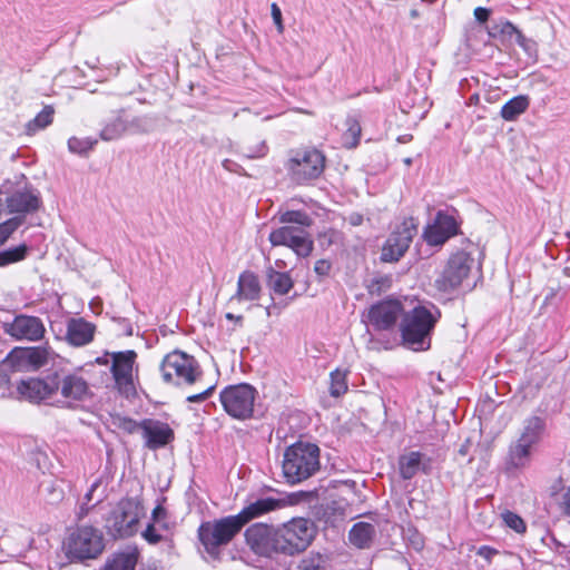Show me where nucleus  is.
Wrapping results in <instances>:
<instances>
[{"instance_id": "nucleus-47", "label": "nucleus", "mask_w": 570, "mask_h": 570, "mask_svg": "<svg viewBox=\"0 0 570 570\" xmlns=\"http://www.w3.org/2000/svg\"><path fill=\"white\" fill-rule=\"evenodd\" d=\"M558 504L561 509V511L570 517V487L564 488L560 494V498L558 500Z\"/></svg>"}, {"instance_id": "nucleus-12", "label": "nucleus", "mask_w": 570, "mask_h": 570, "mask_svg": "<svg viewBox=\"0 0 570 570\" xmlns=\"http://www.w3.org/2000/svg\"><path fill=\"white\" fill-rule=\"evenodd\" d=\"M417 234V224L414 218H405L389 236L381 254V259L387 263L399 262L410 247Z\"/></svg>"}, {"instance_id": "nucleus-4", "label": "nucleus", "mask_w": 570, "mask_h": 570, "mask_svg": "<svg viewBox=\"0 0 570 570\" xmlns=\"http://www.w3.org/2000/svg\"><path fill=\"white\" fill-rule=\"evenodd\" d=\"M283 474L291 484L311 478L320 469V449L312 443L298 442L286 449Z\"/></svg>"}, {"instance_id": "nucleus-7", "label": "nucleus", "mask_w": 570, "mask_h": 570, "mask_svg": "<svg viewBox=\"0 0 570 570\" xmlns=\"http://www.w3.org/2000/svg\"><path fill=\"white\" fill-rule=\"evenodd\" d=\"M102 533L92 527H80L67 539L66 549L70 559H96L104 551Z\"/></svg>"}, {"instance_id": "nucleus-34", "label": "nucleus", "mask_w": 570, "mask_h": 570, "mask_svg": "<svg viewBox=\"0 0 570 570\" xmlns=\"http://www.w3.org/2000/svg\"><path fill=\"white\" fill-rule=\"evenodd\" d=\"M279 222L284 225H292L304 229L313 223L312 218L302 210H287L279 216Z\"/></svg>"}, {"instance_id": "nucleus-41", "label": "nucleus", "mask_w": 570, "mask_h": 570, "mask_svg": "<svg viewBox=\"0 0 570 570\" xmlns=\"http://www.w3.org/2000/svg\"><path fill=\"white\" fill-rule=\"evenodd\" d=\"M502 520L504 524L518 533H523L525 531L524 521L515 513L511 511H505L502 513Z\"/></svg>"}, {"instance_id": "nucleus-22", "label": "nucleus", "mask_w": 570, "mask_h": 570, "mask_svg": "<svg viewBox=\"0 0 570 570\" xmlns=\"http://www.w3.org/2000/svg\"><path fill=\"white\" fill-rule=\"evenodd\" d=\"M261 293L262 286L258 276L250 271H245L238 276L237 289L229 298V303L257 301L261 297Z\"/></svg>"}, {"instance_id": "nucleus-19", "label": "nucleus", "mask_w": 570, "mask_h": 570, "mask_svg": "<svg viewBox=\"0 0 570 570\" xmlns=\"http://www.w3.org/2000/svg\"><path fill=\"white\" fill-rule=\"evenodd\" d=\"M45 325L36 316L19 315L6 324V333L16 340L39 341L45 335Z\"/></svg>"}, {"instance_id": "nucleus-52", "label": "nucleus", "mask_w": 570, "mask_h": 570, "mask_svg": "<svg viewBox=\"0 0 570 570\" xmlns=\"http://www.w3.org/2000/svg\"><path fill=\"white\" fill-rule=\"evenodd\" d=\"M474 17L479 22L484 23L490 17V10L483 7H478L474 9Z\"/></svg>"}, {"instance_id": "nucleus-58", "label": "nucleus", "mask_w": 570, "mask_h": 570, "mask_svg": "<svg viewBox=\"0 0 570 570\" xmlns=\"http://www.w3.org/2000/svg\"><path fill=\"white\" fill-rule=\"evenodd\" d=\"M470 442L469 441H465L459 449L458 451V460H460V458H465L468 454H469V450H470Z\"/></svg>"}, {"instance_id": "nucleus-6", "label": "nucleus", "mask_w": 570, "mask_h": 570, "mask_svg": "<svg viewBox=\"0 0 570 570\" xmlns=\"http://www.w3.org/2000/svg\"><path fill=\"white\" fill-rule=\"evenodd\" d=\"M240 530L236 515H229L202 523L198 537L206 551L214 556L218 553L219 547L228 544Z\"/></svg>"}, {"instance_id": "nucleus-56", "label": "nucleus", "mask_w": 570, "mask_h": 570, "mask_svg": "<svg viewBox=\"0 0 570 570\" xmlns=\"http://www.w3.org/2000/svg\"><path fill=\"white\" fill-rule=\"evenodd\" d=\"M411 544L415 550H421L424 546L423 538L419 533H413L411 538Z\"/></svg>"}, {"instance_id": "nucleus-60", "label": "nucleus", "mask_w": 570, "mask_h": 570, "mask_svg": "<svg viewBox=\"0 0 570 570\" xmlns=\"http://www.w3.org/2000/svg\"><path fill=\"white\" fill-rule=\"evenodd\" d=\"M226 318L229 320V321H236V322H242L243 321V316L242 315H234L233 313H227L226 314Z\"/></svg>"}, {"instance_id": "nucleus-11", "label": "nucleus", "mask_w": 570, "mask_h": 570, "mask_svg": "<svg viewBox=\"0 0 570 570\" xmlns=\"http://www.w3.org/2000/svg\"><path fill=\"white\" fill-rule=\"evenodd\" d=\"M324 168L325 156L314 148L297 151L287 164L292 179L298 184L318 178Z\"/></svg>"}, {"instance_id": "nucleus-48", "label": "nucleus", "mask_w": 570, "mask_h": 570, "mask_svg": "<svg viewBox=\"0 0 570 570\" xmlns=\"http://www.w3.org/2000/svg\"><path fill=\"white\" fill-rule=\"evenodd\" d=\"M142 538L151 544H156L161 541L163 537L157 532L154 524H148L146 530L142 532Z\"/></svg>"}, {"instance_id": "nucleus-2", "label": "nucleus", "mask_w": 570, "mask_h": 570, "mask_svg": "<svg viewBox=\"0 0 570 570\" xmlns=\"http://www.w3.org/2000/svg\"><path fill=\"white\" fill-rule=\"evenodd\" d=\"M441 317L434 305L417 304L410 311L404 309L400 331L402 342L414 351H425L430 347L431 333Z\"/></svg>"}, {"instance_id": "nucleus-36", "label": "nucleus", "mask_w": 570, "mask_h": 570, "mask_svg": "<svg viewBox=\"0 0 570 570\" xmlns=\"http://www.w3.org/2000/svg\"><path fill=\"white\" fill-rule=\"evenodd\" d=\"M28 252L26 245H19L14 248L0 252V266H7L24 259Z\"/></svg>"}, {"instance_id": "nucleus-46", "label": "nucleus", "mask_w": 570, "mask_h": 570, "mask_svg": "<svg viewBox=\"0 0 570 570\" xmlns=\"http://www.w3.org/2000/svg\"><path fill=\"white\" fill-rule=\"evenodd\" d=\"M515 41L528 55L532 56L537 53V43L524 37L522 32L518 35Z\"/></svg>"}, {"instance_id": "nucleus-26", "label": "nucleus", "mask_w": 570, "mask_h": 570, "mask_svg": "<svg viewBox=\"0 0 570 570\" xmlns=\"http://www.w3.org/2000/svg\"><path fill=\"white\" fill-rule=\"evenodd\" d=\"M96 326L83 318H71L67 324V341L73 346H83L94 340Z\"/></svg>"}, {"instance_id": "nucleus-10", "label": "nucleus", "mask_w": 570, "mask_h": 570, "mask_svg": "<svg viewBox=\"0 0 570 570\" xmlns=\"http://www.w3.org/2000/svg\"><path fill=\"white\" fill-rule=\"evenodd\" d=\"M256 391L249 384H238L225 387L220 392L224 410L233 417L246 420L252 416Z\"/></svg>"}, {"instance_id": "nucleus-29", "label": "nucleus", "mask_w": 570, "mask_h": 570, "mask_svg": "<svg viewBox=\"0 0 570 570\" xmlns=\"http://www.w3.org/2000/svg\"><path fill=\"white\" fill-rule=\"evenodd\" d=\"M529 105L528 96H517L502 106L500 115L504 120L513 121L528 109Z\"/></svg>"}, {"instance_id": "nucleus-18", "label": "nucleus", "mask_w": 570, "mask_h": 570, "mask_svg": "<svg viewBox=\"0 0 570 570\" xmlns=\"http://www.w3.org/2000/svg\"><path fill=\"white\" fill-rule=\"evenodd\" d=\"M245 538L250 549L259 556L271 557L274 552H279L278 549V532L263 523L250 525L246 532Z\"/></svg>"}, {"instance_id": "nucleus-30", "label": "nucleus", "mask_w": 570, "mask_h": 570, "mask_svg": "<svg viewBox=\"0 0 570 570\" xmlns=\"http://www.w3.org/2000/svg\"><path fill=\"white\" fill-rule=\"evenodd\" d=\"M55 109L52 106H45V108L28 124L26 125V131L28 135H33L39 130L47 128L52 124Z\"/></svg>"}, {"instance_id": "nucleus-37", "label": "nucleus", "mask_w": 570, "mask_h": 570, "mask_svg": "<svg viewBox=\"0 0 570 570\" xmlns=\"http://www.w3.org/2000/svg\"><path fill=\"white\" fill-rule=\"evenodd\" d=\"M347 391L346 373L335 370L331 373L330 393L332 396H340Z\"/></svg>"}, {"instance_id": "nucleus-61", "label": "nucleus", "mask_w": 570, "mask_h": 570, "mask_svg": "<svg viewBox=\"0 0 570 570\" xmlns=\"http://www.w3.org/2000/svg\"><path fill=\"white\" fill-rule=\"evenodd\" d=\"M137 428V424L132 421H128L126 423V429L129 431V432H132L135 429Z\"/></svg>"}, {"instance_id": "nucleus-38", "label": "nucleus", "mask_w": 570, "mask_h": 570, "mask_svg": "<svg viewBox=\"0 0 570 570\" xmlns=\"http://www.w3.org/2000/svg\"><path fill=\"white\" fill-rule=\"evenodd\" d=\"M521 31L510 21H501L492 27V31L490 35L492 37H497L498 35L504 36L508 38H514L517 39L518 35H520Z\"/></svg>"}, {"instance_id": "nucleus-13", "label": "nucleus", "mask_w": 570, "mask_h": 570, "mask_svg": "<svg viewBox=\"0 0 570 570\" xmlns=\"http://www.w3.org/2000/svg\"><path fill=\"white\" fill-rule=\"evenodd\" d=\"M268 239L273 246H286L301 257L309 256L314 247L309 233L292 225H283L273 229Z\"/></svg>"}, {"instance_id": "nucleus-21", "label": "nucleus", "mask_w": 570, "mask_h": 570, "mask_svg": "<svg viewBox=\"0 0 570 570\" xmlns=\"http://www.w3.org/2000/svg\"><path fill=\"white\" fill-rule=\"evenodd\" d=\"M4 202L9 214H30L41 205L39 195L31 189L17 190L7 196Z\"/></svg>"}, {"instance_id": "nucleus-27", "label": "nucleus", "mask_w": 570, "mask_h": 570, "mask_svg": "<svg viewBox=\"0 0 570 570\" xmlns=\"http://www.w3.org/2000/svg\"><path fill=\"white\" fill-rule=\"evenodd\" d=\"M139 552L137 548H127L114 553L101 570H135Z\"/></svg>"}, {"instance_id": "nucleus-31", "label": "nucleus", "mask_w": 570, "mask_h": 570, "mask_svg": "<svg viewBox=\"0 0 570 570\" xmlns=\"http://www.w3.org/2000/svg\"><path fill=\"white\" fill-rule=\"evenodd\" d=\"M268 285L278 295H285L293 288V279L287 273L271 271Z\"/></svg>"}, {"instance_id": "nucleus-5", "label": "nucleus", "mask_w": 570, "mask_h": 570, "mask_svg": "<svg viewBox=\"0 0 570 570\" xmlns=\"http://www.w3.org/2000/svg\"><path fill=\"white\" fill-rule=\"evenodd\" d=\"M146 514L137 498H124L110 510L105 519L107 533L115 538H129L137 533L140 519Z\"/></svg>"}, {"instance_id": "nucleus-44", "label": "nucleus", "mask_w": 570, "mask_h": 570, "mask_svg": "<svg viewBox=\"0 0 570 570\" xmlns=\"http://www.w3.org/2000/svg\"><path fill=\"white\" fill-rule=\"evenodd\" d=\"M129 129L132 128L136 132H149L151 130V122L147 117H136L128 122Z\"/></svg>"}, {"instance_id": "nucleus-24", "label": "nucleus", "mask_w": 570, "mask_h": 570, "mask_svg": "<svg viewBox=\"0 0 570 570\" xmlns=\"http://www.w3.org/2000/svg\"><path fill=\"white\" fill-rule=\"evenodd\" d=\"M370 521L356 522L348 532L351 544L358 549L370 548L377 534V522L374 515L367 517Z\"/></svg>"}, {"instance_id": "nucleus-51", "label": "nucleus", "mask_w": 570, "mask_h": 570, "mask_svg": "<svg viewBox=\"0 0 570 570\" xmlns=\"http://www.w3.org/2000/svg\"><path fill=\"white\" fill-rule=\"evenodd\" d=\"M213 390H214V386H210V387L206 389L205 391H203L202 393L188 396L187 401L191 402V403L203 402L212 394Z\"/></svg>"}, {"instance_id": "nucleus-15", "label": "nucleus", "mask_w": 570, "mask_h": 570, "mask_svg": "<svg viewBox=\"0 0 570 570\" xmlns=\"http://www.w3.org/2000/svg\"><path fill=\"white\" fill-rule=\"evenodd\" d=\"M107 355L111 356V374L119 393L129 396L135 394L136 387L134 383V365L137 354L135 351L112 352Z\"/></svg>"}, {"instance_id": "nucleus-64", "label": "nucleus", "mask_w": 570, "mask_h": 570, "mask_svg": "<svg viewBox=\"0 0 570 570\" xmlns=\"http://www.w3.org/2000/svg\"><path fill=\"white\" fill-rule=\"evenodd\" d=\"M411 17H413V18L417 17V11L416 10H412L411 11Z\"/></svg>"}, {"instance_id": "nucleus-57", "label": "nucleus", "mask_w": 570, "mask_h": 570, "mask_svg": "<svg viewBox=\"0 0 570 570\" xmlns=\"http://www.w3.org/2000/svg\"><path fill=\"white\" fill-rule=\"evenodd\" d=\"M495 553H497V551H495V550H493V549H491V548H489V547H485V546H484V547H481V548L479 549V551H478V554H479V556H481V557H483V558H484V559H487V560H490V559H491V557H492L493 554H495Z\"/></svg>"}, {"instance_id": "nucleus-20", "label": "nucleus", "mask_w": 570, "mask_h": 570, "mask_svg": "<svg viewBox=\"0 0 570 570\" xmlns=\"http://www.w3.org/2000/svg\"><path fill=\"white\" fill-rule=\"evenodd\" d=\"M456 234V223L450 215L438 213L434 224L424 232L428 244L439 246Z\"/></svg>"}, {"instance_id": "nucleus-43", "label": "nucleus", "mask_w": 570, "mask_h": 570, "mask_svg": "<svg viewBox=\"0 0 570 570\" xmlns=\"http://www.w3.org/2000/svg\"><path fill=\"white\" fill-rule=\"evenodd\" d=\"M298 570H325V561L321 556H311L301 561Z\"/></svg>"}, {"instance_id": "nucleus-39", "label": "nucleus", "mask_w": 570, "mask_h": 570, "mask_svg": "<svg viewBox=\"0 0 570 570\" xmlns=\"http://www.w3.org/2000/svg\"><path fill=\"white\" fill-rule=\"evenodd\" d=\"M96 140H92L90 138H78V137H71L68 140V148L71 153L75 154H85L92 149L94 145L96 144Z\"/></svg>"}, {"instance_id": "nucleus-62", "label": "nucleus", "mask_w": 570, "mask_h": 570, "mask_svg": "<svg viewBox=\"0 0 570 570\" xmlns=\"http://www.w3.org/2000/svg\"><path fill=\"white\" fill-rule=\"evenodd\" d=\"M96 361H97L98 364H102V365L108 363V361L102 358V357H98Z\"/></svg>"}, {"instance_id": "nucleus-17", "label": "nucleus", "mask_w": 570, "mask_h": 570, "mask_svg": "<svg viewBox=\"0 0 570 570\" xmlns=\"http://www.w3.org/2000/svg\"><path fill=\"white\" fill-rule=\"evenodd\" d=\"M53 351L48 346L14 348L7 362L17 371H37L53 358Z\"/></svg>"}, {"instance_id": "nucleus-50", "label": "nucleus", "mask_w": 570, "mask_h": 570, "mask_svg": "<svg viewBox=\"0 0 570 570\" xmlns=\"http://www.w3.org/2000/svg\"><path fill=\"white\" fill-rule=\"evenodd\" d=\"M271 10H272L273 20L276 23L278 31L282 32L283 31V23H282V12H281V9L278 8V6L276 3H273L271 6Z\"/></svg>"}, {"instance_id": "nucleus-1", "label": "nucleus", "mask_w": 570, "mask_h": 570, "mask_svg": "<svg viewBox=\"0 0 570 570\" xmlns=\"http://www.w3.org/2000/svg\"><path fill=\"white\" fill-rule=\"evenodd\" d=\"M17 390L22 397L30 402L50 401L62 409H75L92 396L82 367L61 368L45 379L21 381Z\"/></svg>"}, {"instance_id": "nucleus-42", "label": "nucleus", "mask_w": 570, "mask_h": 570, "mask_svg": "<svg viewBox=\"0 0 570 570\" xmlns=\"http://www.w3.org/2000/svg\"><path fill=\"white\" fill-rule=\"evenodd\" d=\"M391 284L392 279L390 276H379L367 284V289L371 294H380L382 291L389 289Z\"/></svg>"}, {"instance_id": "nucleus-23", "label": "nucleus", "mask_w": 570, "mask_h": 570, "mask_svg": "<svg viewBox=\"0 0 570 570\" xmlns=\"http://www.w3.org/2000/svg\"><path fill=\"white\" fill-rule=\"evenodd\" d=\"M285 505L286 501L284 499L263 498L249 503L238 514L235 515L243 528L250 520L258 518L271 511L281 509Z\"/></svg>"}, {"instance_id": "nucleus-45", "label": "nucleus", "mask_w": 570, "mask_h": 570, "mask_svg": "<svg viewBox=\"0 0 570 570\" xmlns=\"http://www.w3.org/2000/svg\"><path fill=\"white\" fill-rule=\"evenodd\" d=\"M46 491L48 493V501L50 503H57L63 498V490L55 482L48 484L46 487Z\"/></svg>"}, {"instance_id": "nucleus-16", "label": "nucleus", "mask_w": 570, "mask_h": 570, "mask_svg": "<svg viewBox=\"0 0 570 570\" xmlns=\"http://www.w3.org/2000/svg\"><path fill=\"white\" fill-rule=\"evenodd\" d=\"M405 306L401 299L386 298L373 304L366 314L367 323L377 331L393 328L403 317Z\"/></svg>"}, {"instance_id": "nucleus-55", "label": "nucleus", "mask_w": 570, "mask_h": 570, "mask_svg": "<svg viewBox=\"0 0 570 570\" xmlns=\"http://www.w3.org/2000/svg\"><path fill=\"white\" fill-rule=\"evenodd\" d=\"M335 504H338V509L342 510V514H351L353 512L352 510V505H353V501L352 502H347V500H344V502L342 501H337V502H334Z\"/></svg>"}, {"instance_id": "nucleus-8", "label": "nucleus", "mask_w": 570, "mask_h": 570, "mask_svg": "<svg viewBox=\"0 0 570 570\" xmlns=\"http://www.w3.org/2000/svg\"><path fill=\"white\" fill-rule=\"evenodd\" d=\"M160 371L166 383L175 384H193L200 374L196 360L180 351L167 354L160 364Z\"/></svg>"}, {"instance_id": "nucleus-28", "label": "nucleus", "mask_w": 570, "mask_h": 570, "mask_svg": "<svg viewBox=\"0 0 570 570\" xmlns=\"http://www.w3.org/2000/svg\"><path fill=\"white\" fill-rule=\"evenodd\" d=\"M423 455L420 452H410L399 460L400 474L404 480L412 479L421 469L425 471L422 463Z\"/></svg>"}, {"instance_id": "nucleus-32", "label": "nucleus", "mask_w": 570, "mask_h": 570, "mask_svg": "<svg viewBox=\"0 0 570 570\" xmlns=\"http://www.w3.org/2000/svg\"><path fill=\"white\" fill-rule=\"evenodd\" d=\"M128 130V122L119 116L102 128L100 137L102 140L110 141L120 138Z\"/></svg>"}, {"instance_id": "nucleus-35", "label": "nucleus", "mask_w": 570, "mask_h": 570, "mask_svg": "<svg viewBox=\"0 0 570 570\" xmlns=\"http://www.w3.org/2000/svg\"><path fill=\"white\" fill-rule=\"evenodd\" d=\"M347 129L343 135V145L347 148H354L358 145L361 138V125L354 117L346 119Z\"/></svg>"}, {"instance_id": "nucleus-25", "label": "nucleus", "mask_w": 570, "mask_h": 570, "mask_svg": "<svg viewBox=\"0 0 570 570\" xmlns=\"http://www.w3.org/2000/svg\"><path fill=\"white\" fill-rule=\"evenodd\" d=\"M141 430L149 449L161 448L174 439V432L168 424L158 421H145Z\"/></svg>"}, {"instance_id": "nucleus-63", "label": "nucleus", "mask_w": 570, "mask_h": 570, "mask_svg": "<svg viewBox=\"0 0 570 570\" xmlns=\"http://www.w3.org/2000/svg\"><path fill=\"white\" fill-rule=\"evenodd\" d=\"M404 163H405V165L410 166L412 164V159L411 158H406V159H404Z\"/></svg>"}, {"instance_id": "nucleus-59", "label": "nucleus", "mask_w": 570, "mask_h": 570, "mask_svg": "<svg viewBox=\"0 0 570 570\" xmlns=\"http://www.w3.org/2000/svg\"><path fill=\"white\" fill-rule=\"evenodd\" d=\"M8 382L7 374L0 370V391L6 390Z\"/></svg>"}, {"instance_id": "nucleus-14", "label": "nucleus", "mask_w": 570, "mask_h": 570, "mask_svg": "<svg viewBox=\"0 0 570 570\" xmlns=\"http://www.w3.org/2000/svg\"><path fill=\"white\" fill-rule=\"evenodd\" d=\"M474 264V259L466 252L453 254L441 274L435 281L436 287L442 292H450L459 287L469 276Z\"/></svg>"}, {"instance_id": "nucleus-3", "label": "nucleus", "mask_w": 570, "mask_h": 570, "mask_svg": "<svg viewBox=\"0 0 570 570\" xmlns=\"http://www.w3.org/2000/svg\"><path fill=\"white\" fill-rule=\"evenodd\" d=\"M546 430L544 420L531 416L524 420L518 439L511 442L507 455L508 470H521L530 465L532 454Z\"/></svg>"}, {"instance_id": "nucleus-54", "label": "nucleus", "mask_w": 570, "mask_h": 570, "mask_svg": "<svg viewBox=\"0 0 570 570\" xmlns=\"http://www.w3.org/2000/svg\"><path fill=\"white\" fill-rule=\"evenodd\" d=\"M345 219L352 226H360L363 224L364 217L358 213H352Z\"/></svg>"}, {"instance_id": "nucleus-40", "label": "nucleus", "mask_w": 570, "mask_h": 570, "mask_svg": "<svg viewBox=\"0 0 570 570\" xmlns=\"http://www.w3.org/2000/svg\"><path fill=\"white\" fill-rule=\"evenodd\" d=\"M22 222L21 217H13L0 224V245L7 242Z\"/></svg>"}, {"instance_id": "nucleus-33", "label": "nucleus", "mask_w": 570, "mask_h": 570, "mask_svg": "<svg viewBox=\"0 0 570 570\" xmlns=\"http://www.w3.org/2000/svg\"><path fill=\"white\" fill-rule=\"evenodd\" d=\"M100 487H101L100 480H97L91 484L89 491L85 495V502L80 507L81 515L87 514L88 511L92 507L97 505L98 503H100L105 500V498H106L105 490H101L100 493L96 494V492L100 489Z\"/></svg>"}, {"instance_id": "nucleus-53", "label": "nucleus", "mask_w": 570, "mask_h": 570, "mask_svg": "<svg viewBox=\"0 0 570 570\" xmlns=\"http://www.w3.org/2000/svg\"><path fill=\"white\" fill-rule=\"evenodd\" d=\"M167 512L166 509L158 504L151 513V518L154 522H160L161 520L166 519Z\"/></svg>"}, {"instance_id": "nucleus-9", "label": "nucleus", "mask_w": 570, "mask_h": 570, "mask_svg": "<svg viewBox=\"0 0 570 570\" xmlns=\"http://www.w3.org/2000/svg\"><path fill=\"white\" fill-rule=\"evenodd\" d=\"M277 532L279 552L294 554L309 546L315 530L308 520L296 518L285 523Z\"/></svg>"}, {"instance_id": "nucleus-49", "label": "nucleus", "mask_w": 570, "mask_h": 570, "mask_svg": "<svg viewBox=\"0 0 570 570\" xmlns=\"http://www.w3.org/2000/svg\"><path fill=\"white\" fill-rule=\"evenodd\" d=\"M332 268V264L327 259H318L315 262L314 272L318 276H327Z\"/></svg>"}]
</instances>
